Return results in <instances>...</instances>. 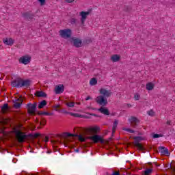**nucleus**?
<instances>
[{"mask_svg": "<svg viewBox=\"0 0 175 175\" xmlns=\"http://www.w3.org/2000/svg\"><path fill=\"white\" fill-rule=\"evenodd\" d=\"M92 116H96V115H95V114H92Z\"/></svg>", "mask_w": 175, "mask_h": 175, "instance_id": "obj_47", "label": "nucleus"}, {"mask_svg": "<svg viewBox=\"0 0 175 175\" xmlns=\"http://www.w3.org/2000/svg\"><path fill=\"white\" fill-rule=\"evenodd\" d=\"M117 125H118V121L115 120L113 122V132H114V131H116V128H117Z\"/></svg>", "mask_w": 175, "mask_h": 175, "instance_id": "obj_28", "label": "nucleus"}, {"mask_svg": "<svg viewBox=\"0 0 175 175\" xmlns=\"http://www.w3.org/2000/svg\"><path fill=\"white\" fill-rule=\"evenodd\" d=\"M151 173H152V169H147L144 171L145 175H150Z\"/></svg>", "mask_w": 175, "mask_h": 175, "instance_id": "obj_26", "label": "nucleus"}, {"mask_svg": "<svg viewBox=\"0 0 175 175\" xmlns=\"http://www.w3.org/2000/svg\"><path fill=\"white\" fill-rule=\"evenodd\" d=\"M129 121H130L131 122V124H133V122H139V120H137V118H136L135 117H131L129 119Z\"/></svg>", "mask_w": 175, "mask_h": 175, "instance_id": "obj_24", "label": "nucleus"}, {"mask_svg": "<svg viewBox=\"0 0 175 175\" xmlns=\"http://www.w3.org/2000/svg\"><path fill=\"white\" fill-rule=\"evenodd\" d=\"M98 110L100 111V113L104 114L105 116H109L110 114V111H109V109L106 107H101Z\"/></svg>", "mask_w": 175, "mask_h": 175, "instance_id": "obj_16", "label": "nucleus"}, {"mask_svg": "<svg viewBox=\"0 0 175 175\" xmlns=\"http://www.w3.org/2000/svg\"><path fill=\"white\" fill-rule=\"evenodd\" d=\"M1 110H2L3 113H6V111L8 110V104H5L2 107Z\"/></svg>", "mask_w": 175, "mask_h": 175, "instance_id": "obj_27", "label": "nucleus"}, {"mask_svg": "<svg viewBox=\"0 0 175 175\" xmlns=\"http://www.w3.org/2000/svg\"><path fill=\"white\" fill-rule=\"evenodd\" d=\"M135 146L136 148H138V150H139L140 151H143L144 150V148H143V145L141 144L139 142H135Z\"/></svg>", "mask_w": 175, "mask_h": 175, "instance_id": "obj_22", "label": "nucleus"}, {"mask_svg": "<svg viewBox=\"0 0 175 175\" xmlns=\"http://www.w3.org/2000/svg\"><path fill=\"white\" fill-rule=\"evenodd\" d=\"M78 136V140L79 142H85L87 139H90L93 142V143H105V140L103 139V137L98 135H94L92 136H89L88 137H84V135H77Z\"/></svg>", "mask_w": 175, "mask_h": 175, "instance_id": "obj_1", "label": "nucleus"}, {"mask_svg": "<svg viewBox=\"0 0 175 175\" xmlns=\"http://www.w3.org/2000/svg\"><path fill=\"white\" fill-rule=\"evenodd\" d=\"M155 87V83L153 82H148L146 83V90L147 91H152Z\"/></svg>", "mask_w": 175, "mask_h": 175, "instance_id": "obj_17", "label": "nucleus"}, {"mask_svg": "<svg viewBox=\"0 0 175 175\" xmlns=\"http://www.w3.org/2000/svg\"><path fill=\"white\" fill-rule=\"evenodd\" d=\"M12 87H16L17 88L20 87H28V85H29V81L17 78L12 82Z\"/></svg>", "mask_w": 175, "mask_h": 175, "instance_id": "obj_2", "label": "nucleus"}, {"mask_svg": "<svg viewBox=\"0 0 175 175\" xmlns=\"http://www.w3.org/2000/svg\"><path fill=\"white\" fill-rule=\"evenodd\" d=\"M46 116H49V113H45Z\"/></svg>", "mask_w": 175, "mask_h": 175, "instance_id": "obj_48", "label": "nucleus"}, {"mask_svg": "<svg viewBox=\"0 0 175 175\" xmlns=\"http://www.w3.org/2000/svg\"><path fill=\"white\" fill-rule=\"evenodd\" d=\"M107 98L103 96H98L95 98V101L100 106H107L108 102Z\"/></svg>", "mask_w": 175, "mask_h": 175, "instance_id": "obj_5", "label": "nucleus"}, {"mask_svg": "<svg viewBox=\"0 0 175 175\" xmlns=\"http://www.w3.org/2000/svg\"><path fill=\"white\" fill-rule=\"evenodd\" d=\"M167 124H170V121H167Z\"/></svg>", "mask_w": 175, "mask_h": 175, "instance_id": "obj_44", "label": "nucleus"}, {"mask_svg": "<svg viewBox=\"0 0 175 175\" xmlns=\"http://www.w3.org/2000/svg\"><path fill=\"white\" fill-rule=\"evenodd\" d=\"M72 116H73V117H83L81 116V115L79 114V113H71Z\"/></svg>", "mask_w": 175, "mask_h": 175, "instance_id": "obj_33", "label": "nucleus"}, {"mask_svg": "<svg viewBox=\"0 0 175 175\" xmlns=\"http://www.w3.org/2000/svg\"><path fill=\"white\" fill-rule=\"evenodd\" d=\"M134 99L135 100H139L140 99V94L136 93L134 94Z\"/></svg>", "mask_w": 175, "mask_h": 175, "instance_id": "obj_30", "label": "nucleus"}, {"mask_svg": "<svg viewBox=\"0 0 175 175\" xmlns=\"http://www.w3.org/2000/svg\"><path fill=\"white\" fill-rule=\"evenodd\" d=\"M98 84V79L96 78H92L90 81V85L94 86Z\"/></svg>", "mask_w": 175, "mask_h": 175, "instance_id": "obj_21", "label": "nucleus"}, {"mask_svg": "<svg viewBox=\"0 0 175 175\" xmlns=\"http://www.w3.org/2000/svg\"><path fill=\"white\" fill-rule=\"evenodd\" d=\"M36 96H38L40 98H44L47 96V94H46L44 92H36L35 94Z\"/></svg>", "mask_w": 175, "mask_h": 175, "instance_id": "obj_20", "label": "nucleus"}, {"mask_svg": "<svg viewBox=\"0 0 175 175\" xmlns=\"http://www.w3.org/2000/svg\"><path fill=\"white\" fill-rule=\"evenodd\" d=\"M38 2H39L41 6H44V5H46V0H38Z\"/></svg>", "mask_w": 175, "mask_h": 175, "instance_id": "obj_29", "label": "nucleus"}, {"mask_svg": "<svg viewBox=\"0 0 175 175\" xmlns=\"http://www.w3.org/2000/svg\"><path fill=\"white\" fill-rule=\"evenodd\" d=\"M110 59L111 62H120L121 61V55L113 54L111 55Z\"/></svg>", "mask_w": 175, "mask_h": 175, "instance_id": "obj_14", "label": "nucleus"}, {"mask_svg": "<svg viewBox=\"0 0 175 175\" xmlns=\"http://www.w3.org/2000/svg\"><path fill=\"white\" fill-rule=\"evenodd\" d=\"M135 140H143V139H142V137H135Z\"/></svg>", "mask_w": 175, "mask_h": 175, "instance_id": "obj_37", "label": "nucleus"}, {"mask_svg": "<svg viewBox=\"0 0 175 175\" xmlns=\"http://www.w3.org/2000/svg\"><path fill=\"white\" fill-rule=\"evenodd\" d=\"M171 169H172V172H175V164H174V167H173V165H171Z\"/></svg>", "mask_w": 175, "mask_h": 175, "instance_id": "obj_39", "label": "nucleus"}, {"mask_svg": "<svg viewBox=\"0 0 175 175\" xmlns=\"http://www.w3.org/2000/svg\"><path fill=\"white\" fill-rule=\"evenodd\" d=\"M159 150L160 152H161V154H163V155H169L170 154L169 150L167 148H165V147L161 146L159 148Z\"/></svg>", "mask_w": 175, "mask_h": 175, "instance_id": "obj_18", "label": "nucleus"}, {"mask_svg": "<svg viewBox=\"0 0 175 175\" xmlns=\"http://www.w3.org/2000/svg\"><path fill=\"white\" fill-rule=\"evenodd\" d=\"M67 136H69V137H75V136H77V135H75V134H72V133H67Z\"/></svg>", "mask_w": 175, "mask_h": 175, "instance_id": "obj_36", "label": "nucleus"}, {"mask_svg": "<svg viewBox=\"0 0 175 175\" xmlns=\"http://www.w3.org/2000/svg\"><path fill=\"white\" fill-rule=\"evenodd\" d=\"M65 90V87L62 84L57 85L55 87V94H62Z\"/></svg>", "mask_w": 175, "mask_h": 175, "instance_id": "obj_10", "label": "nucleus"}, {"mask_svg": "<svg viewBox=\"0 0 175 175\" xmlns=\"http://www.w3.org/2000/svg\"><path fill=\"white\" fill-rule=\"evenodd\" d=\"M36 106H37L36 103H34L33 104H31V103L27 104L28 111L29 114H33V113H35Z\"/></svg>", "mask_w": 175, "mask_h": 175, "instance_id": "obj_12", "label": "nucleus"}, {"mask_svg": "<svg viewBox=\"0 0 175 175\" xmlns=\"http://www.w3.org/2000/svg\"><path fill=\"white\" fill-rule=\"evenodd\" d=\"M91 99H92V97L88 96L85 98V100H91Z\"/></svg>", "mask_w": 175, "mask_h": 175, "instance_id": "obj_38", "label": "nucleus"}, {"mask_svg": "<svg viewBox=\"0 0 175 175\" xmlns=\"http://www.w3.org/2000/svg\"><path fill=\"white\" fill-rule=\"evenodd\" d=\"M99 131H100V129L98 126H91L87 129L88 133H90V135H95L98 133Z\"/></svg>", "mask_w": 175, "mask_h": 175, "instance_id": "obj_9", "label": "nucleus"}, {"mask_svg": "<svg viewBox=\"0 0 175 175\" xmlns=\"http://www.w3.org/2000/svg\"><path fill=\"white\" fill-rule=\"evenodd\" d=\"M124 131H126V132H129V133H133L135 131L131 129L124 128Z\"/></svg>", "mask_w": 175, "mask_h": 175, "instance_id": "obj_31", "label": "nucleus"}, {"mask_svg": "<svg viewBox=\"0 0 175 175\" xmlns=\"http://www.w3.org/2000/svg\"><path fill=\"white\" fill-rule=\"evenodd\" d=\"M99 92L100 95H103L105 98H110L111 96V90H108L107 88H100Z\"/></svg>", "mask_w": 175, "mask_h": 175, "instance_id": "obj_8", "label": "nucleus"}, {"mask_svg": "<svg viewBox=\"0 0 175 175\" xmlns=\"http://www.w3.org/2000/svg\"><path fill=\"white\" fill-rule=\"evenodd\" d=\"M38 124H40V125H44V123H42V122H40V123H38Z\"/></svg>", "mask_w": 175, "mask_h": 175, "instance_id": "obj_42", "label": "nucleus"}, {"mask_svg": "<svg viewBox=\"0 0 175 175\" xmlns=\"http://www.w3.org/2000/svg\"><path fill=\"white\" fill-rule=\"evenodd\" d=\"M23 98L20 97L18 98H16L14 100V107H15V109H19V107H21V104L23 103Z\"/></svg>", "mask_w": 175, "mask_h": 175, "instance_id": "obj_11", "label": "nucleus"}, {"mask_svg": "<svg viewBox=\"0 0 175 175\" xmlns=\"http://www.w3.org/2000/svg\"><path fill=\"white\" fill-rule=\"evenodd\" d=\"M59 35L64 39H69L72 36V30L69 29H62L59 31Z\"/></svg>", "mask_w": 175, "mask_h": 175, "instance_id": "obj_4", "label": "nucleus"}, {"mask_svg": "<svg viewBox=\"0 0 175 175\" xmlns=\"http://www.w3.org/2000/svg\"><path fill=\"white\" fill-rule=\"evenodd\" d=\"M65 105L67 107L73 108L75 107V105H76V103L72 100H67L65 102Z\"/></svg>", "mask_w": 175, "mask_h": 175, "instance_id": "obj_19", "label": "nucleus"}, {"mask_svg": "<svg viewBox=\"0 0 175 175\" xmlns=\"http://www.w3.org/2000/svg\"><path fill=\"white\" fill-rule=\"evenodd\" d=\"M23 17H25V14H23Z\"/></svg>", "mask_w": 175, "mask_h": 175, "instance_id": "obj_45", "label": "nucleus"}, {"mask_svg": "<svg viewBox=\"0 0 175 175\" xmlns=\"http://www.w3.org/2000/svg\"><path fill=\"white\" fill-rule=\"evenodd\" d=\"M39 136V134H36V137H38Z\"/></svg>", "mask_w": 175, "mask_h": 175, "instance_id": "obj_43", "label": "nucleus"}, {"mask_svg": "<svg viewBox=\"0 0 175 175\" xmlns=\"http://www.w3.org/2000/svg\"><path fill=\"white\" fill-rule=\"evenodd\" d=\"M44 142L45 143H47V142H49V137H46L44 139Z\"/></svg>", "mask_w": 175, "mask_h": 175, "instance_id": "obj_40", "label": "nucleus"}, {"mask_svg": "<svg viewBox=\"0 0 175 175\" xmlns=\"http://www.w3.org/2000/svg\"><path fill=\"white\" fill-rule=\"evenodd\" d=\"M113 174H114V175H120V172H114Z\"/></svg>", "mask_w": 175, "mask_h": 175, "instance_id": "obj_41", "label": "nucleus"}, {"mask_svg": "<svg viewBox=\"0 0 175 175\" xmlns=\"http://www.w3.org/2000/svg\"><path fill=\"white\" fill-rule=\"evenodd\" d=\"M85 110H95V108H93L92 107H87L85 108Z\"/></svg>", "mask_w": 175, "mask_h": 175, "instance_id": "obj_35", "label": "nucleus"}, {"mask_svg": "<svg viewBox=\"0 0 175 175\" xmlns=\"http://www.w3.org/2000/svg\"><path fill=\"white\" fill-rule=\"evenodd\" d=\"M3 43L6 46H13L14 44V40L12 38H7L3 40Z\"/></svg>", "mask_w": 175, "mask_h": 175, "instance_id": "obj_13", "label": "nucleus"}, {"mask_svg": "<svg viewBox=\"0 0 175 175\" xmlns=\"http://www.w3.org/2000/svg\"><path fill=\"white\" fill-rule=\"evenodd\" d=\"M14 133H15L16 139H18V142L19 143H23L24 140H25V137H27V135L20 130H18L17 129H14L13 131Z\"/></svg>", "mask_w": 175, "mask_h": 175, "instance_id": "obj_3", "label": "nucleus"}, {"mask_svg": "<svg viewBox=\"0 0 175 175\" xmlns=\"http://www.w3.org/2000/svg\"><path fill=\"white\" fill-rule=\"evenodd\" d=\"M77 103V105H80L81 103Z\"/></svg>", "mask_w": 175, "mask_h": 175, "instance_id": "obj_46", "label": "nucleus"}, {"mask_svg": "<svg viewBox=\"0 0 175 175\" xmlns=\"http://www.w3.org/2000/svg\"><path fill=\"white\" fill-rule=\"evenodd\" d=\"M75 0H65L67 3H73Z\"/></svg>", "mask_w": 175, "mask_h": 175, "instance_id": "obj_34", "label": "nucleus"}, {"mask_svg": "<svg viewBox=\"0 0 175 175\" xmlns=\"http://www.w3.org/2000/svg\"><path fill=\"white\" fill-rule=\"evenodd\" d=\"M79 16H80L81 23L82 24V25H84V24L85 23V20H87V17H88V16H90V12L82 11V12H79Z\"/></svg>", "mask_w": 175, "mask_h": 175, "instance_id": "obj_7", "label": "nucleus"}, {"mask_svg": "<svg viewBox=\"0 0 175 175\" xmlns=\"http://www.w3.org/2000/svg\"><path fill=\"white\" fill-rule=\"evenodd\" d=\"M31 58L32 57L28 55L22 56L19 58V63L23 64V65H28V64L31 63Z\"/></svg>", "mask_w": 175, "mask_h": 175, "instance_id": "obj_6", "label": "nucleus"}, {"mask_svg": "<svg viewBox=\"0 0 175 175\" xmlns=\"http://www.w3.org/2000/svg\"><path fill=\"white\" fill-rule=\"evenodd\" d=\"M72 44L75 47H81L83 42L79 38H72Z\"/></svg>", "mask_w": 175, "mask_h": 175, "instance_id": "obj_15", "label": "nucleus"}, {"mask_svg": "<svg viewBox=\"0 0 175 175\" xmlns=\"http://www.w3.org/2000/svg\"><path fill=\"white\" fill-rule=\"evenodd\" d=\"M153 137H154V139H158V137H162V135L154 134V135H153Z\"/></svg>", "mask_w": 175, "mask_h": 175, "instance_id": "obj_32", "label": "nucleus"}, {"mask_svg": "<svg viewBox=\"0 0 175 175\" xmlns=\"http://www.w3.org/2000/svg\"><path fill=\"white\" fill-rule=\"evenodd\" d=\"M147 114H148L150 117H154L155 116V111L152 109H150L149 111H147Z\"/></svg>", "mask_w": 175, "mask_h": 175, "instance_id": "obj_25", "label": "nucleus"}, {"mask_svg": "<svg viewBox=\"0 0 175 175\" xmlns=\"http://www.w3.org/2000/svg\"><path fill=\"white\" fill-rule=\"evenodd\" d=\"M46 105H47V102L45 100L41 101L38 105V109H43L44 106H46Z\"/></svg>", "mask_w": 175, "mask_h": 175, "instance_id": "obj_23", "label": "nucleus"}]
</instances>
